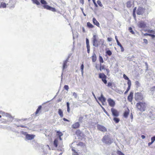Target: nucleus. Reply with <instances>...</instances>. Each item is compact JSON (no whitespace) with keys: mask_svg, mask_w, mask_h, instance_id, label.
Returning <instances> with one entry per match:
<instances>
[{"mask_svg":"<svg viewBox=\"0 0 155 155\" xmlns=\"http://www.w3.org/2000/svg\"><path fill=\"white\" fill-rule=\"evenodd\" d=\"M93 45L95 47H97L104 45V40L102 39H99L98 35H94L92 38Z\"/></svg>","mask_w":155,"mask_h":155,"instance_id":"nucleus-1","label":"nucleus"},{"mask_svg":"<svg viewBox=\"0 0 155 155\" xmlns=\"http://www.w3.org/2000/svg\"><path fill=\"white\" fill-rule=\"evenodd\" d=\"M147 104L144 102H139L136 104V107L137 109L140 111H144L145 110Z\"/></svg>","mask_w":155,"mask_h":155,"instance_id":"nucleus-2","label":"nucleus"},{"mask_svg":"<svg viewBox=\"0 0 155 155\" xmlns=\"http://www.w3.org/2000/svg\"><path fill=\"white\" fill-rule=\"evenodd\" d=\"M134 98L137 101H139L143 99V97L141 93L137 92L135 93Z\"/></svg>","mask_w":155,"mask_h":155,"instance_id":"nucleus-3","label":"nucleus"},{"mask_svg":"<svg viewBox=\"0 0 155 155\" xmlns=\"http://www.w3.org/2000/svg\"><path fill=\"white\" fill-rule=\"evenodd\" d=\"M102 141L107 144H110L112 143L108 135L104 136L102 138Z\"/></svg>","mask_w":155,"mask_h":155,"instance_id":"nucleus-4","label":"nucleus"},{"mask_svg":"<svg viewBox=\"0 0 155 155\" xmlns=\"http://www.w3.org/2000/svg\"><path fill=\"white\" fill-rule=\"evenodd\" d=\"M99 78L101 79L102 81L104 84H106L107 81V76L103 73H100L99 74Z\"/></svg>","mask_w":155,"mask_h":155,"instance_id":"nucleus-5","label":"nucleus"},{"mask_svg":"<svg viewBox=\"0 0 155 155\" xmlns=\"http://www.w3.org/2000/svg\"><path fill=\"white\" fill-rule=\"evenodd\" d=\"M145 9L142 7L139 6L137 10V14L139 15H143L145 12Z\"/></svg>","mask_w":155,"mask_h":155,"instance_id":"nucleus-6","label":"nucleus"},{"mask_svg":"<svg viewBox=\"0 0 155 155\" xmlns=\"http://www.w3.org/2000/svg\"><path fill=\"white\" fill-rule=\"evenodd\" d=\"M111 111L112 115L114 117H118L119 115V112L116 109L112 108L111 109Z\"/></svg>","mask_w":155,"mask_h":155,"instance_id":"nucleus-7","label":"nucleus"},{"mask_svg":"<svg viewBox=\"0 0 155 155\" xmlns=\"http://www.w3.org/2000/svg\"><path fill=\"white\" fill-rule=\"evenodd\" d=\"M109 105L111 107H114L115 105V101L111 98H108L107 100Z\"/></svg>","mask_w":155,"mask_h":155,"instance_id":"nucleus-8","label":"nucleus"},{"mask_svg":"<svg viewBox=\"0 0 155 155\" xmlns=\"http://www.w3.org/2000/svg\"><path fill=\"white\" fill-rule=\"evenodd\" d=\"M97 127L98 130L101 131L103 132H105L107 131V130L105 127L102 125H98L97 126Z\"/></svg>","mask_w":155,"mask_h":155,"instance_id":"nucleus-9","label":"nucleus"},{"mask_svg":"<svg viewBox=\"0 0 155 155\" xmlns=\"http://www.w3.org/2000/svg\"><path fill=\"white\" fill-rule=\"evenodd\" d=\"M43 7L44 8L47 9L49 10H51L53 12H55L56 11L55 8L51 7L49 6L48 5H44Z\"/></svg>","mask_w":155,"mask_h":155,"instance_id":"nucleus-10","label":"nucleus"},{"mask_svg":"<svg viewBox=\"0 0 155 155\" xmlns=\"http://www.w3.org/2000/svg\"><path fill=\"white\" fill-rule=\"evenodd\" d=\"M129 113L130 110L128 108H127L126 109H125L124 112L123 113V116L124 117L127 118L128 117V116L129 114Z\"/></svg>","mask_w":155,"mask_h":155,"instance_id":"nucleus-11","label":"nucleus"},{"mask_svg":"<svg viewBox=\"0 0 155 155\" xmlns=\"http://www.w3.org/2000/svg\"><path fill=\"white\" fill-rule=\"evenodd\" d=\"M134 93L132 92H130L127 97V100L130 102H132L133 98Z\"/></svg>","mask_w":155,"mask_h":155,"instance_id":"nucleus-12","label":"nucleus"},{"mask_svg":"<svg viewBox=\"0 0 155 155\" xmlns=\"http://www.w3.org/2000/svg\"><path fill=\"white\" fill-rule=\"evenodd\" d=\"M35 136L34 135L27 134L26 135L25 138L28 140H31L34 138Z\"/></svg>","mask_w":155,"mask_h":155,"instance_id":"nucleus-13","label":"nucleus"},{"mask_svg":"<svg viewBox=\"0 0 155 155\" xmlns=\"http://www.w3.org/2000/svg\"><path fill=\"white\" fill-rule=\"evenodd\" d=\"M80 126V125L79 123L78 122H77L74 124L72 125L71 127L72 128L75 129L79 127Z\"/></svg>","mask_w":155,"mask_h":155,"instance_id":"nucleus-14","label":"nucleus"},{"mask_svg":"<svg viewBox=\"0 0 155 155\" xmlns=\"http://www.w3.org/2000/svg\"><path fill=\"white\" fill-rule=\"evenodd\" d=\"M98 100L103 104L106 101V99L104 97L103 94H101L100 97L98 98Z\"/></svg>","mask_w":155,"mask_h":155,"instance_id":"nucleus-15","label":"nucleus"},{"mask_svg":"<svg viewBox=\"0 0 155 155\" xmlns=\"http://www.w3.org/2000/svg\"><path fill=\"white\" fill-rule=\"evenodd\" d=\"M146 26L145 23L142 21L139 22L138 24V26L140 28H144Z\"/></svg>","mask_w":155,"mask_h":155,"instance_id":"nucleus-16","label":"nucleus"},{"mask_svg":"<svg viewBox=\"0 0 155 155\" xmlns=\"http://www.w3.org/2000/svg\"><path fill=\"white\" fill-rule=\"evenodd\" d=\"M92 21L94 24L96 25L97 26L100 27V24L99 22L97 21L95 18H93L92 19Z\"/></svg>","mask_w":155,"mask_h":155,"instance_id":"nucleus-17","label":"nucleus"},{"mask_svg":"<svg viewBox=\"0 0 155 155\" xmlns=\"http://www.w3.org/2000/svg\"><path fill=\"white\" fill-rule=\"evenodd\" d=\"M123 78H124L125 80H127L128 81L127 82V84L128 85V83L129 84H129H131V81L128 78L125 74H124Z\"/></svg>","mask_w":155,"mask_h":155,"instance_id":"nucleus-18","label":"nucleus"},{"mask_svg":"<svg viewBox=\"0 0 155 155\" xmlns=\"http://www.w3.org/2000/svg\"><path fill=\"white\" fill-rule=\"evenodd\" d=\"M68 62V60H66L64 61L63 66V70H64L67 67V63Z\"/></svg>","mask_w":155,"mask_h":155,"instance_id":"nucleus-19","label":"nucleus"},{"mask_svg":"<svg viewBox=\"0 0 155 155\" xmlns=\"http://www.w3.org/2000/svg\"><path fill=\"white\" fill-rule=\"evenodd\" d=\"M92 60L93 62L96 61L97 60V57L96 54L95 53L93 54L92 57Z\"/></svg>","mask_w":155,"mask_h":155,"instance_id":"nucleus-20","label":"nucleus"},{"mask_svg":"<svg viewBox=\"0 0 155 155\" xmlns=\"http://www.w3.org/2000/svg\"><path fill=\"white\" fill-rule=\"evenodd\" d=\"M113 120L114 122L116 124L118 123L120 121V119L117 117H114Z\"/></svg>","mask_w":155,"mask_h":155,"instance_id":"nucleus-21","label":"nucleus"},{"mask_svg":"<svg viewBox=\"0 0 155 155\" xmlns=\"http://www.w3.org/2000/svg\"><path fill=\"white\" fill-rule=\"evenodd\" d=\"M87 26L89 28H93L94 26L90 22H87Z\"/></svg>","mask_w":155,"mask_h":155,"instance_id":"nucleus-22","label":"nucleus"},{"mask_svg":"<svg viewBox=\"0 0 155 155\" xmlns=\"http://www.w3.org/2000/svg\"><path fill=\"white\" fill-rule=\"evenodd\" d=\"M127 7L128 8H130L132 6L131 2L130 1H128L126 3Z\"/></svg>","mask_w":155,"mask_h":155,"instance_id":"nucleus-23","label":"nucleus"},{"mask_svg":"<svg viewBox=\"0 0 155 155\" xmlns=\"http://www.w3.org/2000/svg\"><path fill=\"white\" fill-rule=\"evenodd\" d=\"M58 114L61 117H63V112L61 109H58Z\"/></svg>","mask_w":155,"mask_h":155,"instance_id":"nucleus-24","label":"nucleus"},{"mask_svg":"<svg viewBox=\"0 0 155 155\" xmlns=\"http://www.w3.org/2000/svg\"><path fill=\"white\" fill-rule=\"evenodd\" d=\"M131 85V84H129H129L128 83V87L127 88L126 91L124 93V94H126L128 93V91H129Z\"/></svg>","mask_w":155,"mask_h":155,"instance_id":"nucleus-25","label":"nucleus"},{"mask_svg":"<svg viewBox=\"0 0 155 155\" xmlns=\"http://www.w3.org/2000/svg\"><path fill=\"white\" fill-rule=\"evenodd\" d=\"M53 143L55 147H57L58 146V140L57 139H55L54 140L53 142Z\"/></svg>","mask_w":155,"mask_h":155,"instance_id":"nucleus-26","label":"nucleus"},{"mask_svg":"<svg viewBox=\"0 0 155 155\" xmlns=\"http://www.w3.org/2000/svg\"><path fill=\"white\" fill-rule=\"evenodd\" d=\"M6 7V5L5 2H1V3L0 8H5Z\"/></svg>","mask_w":155,"mask_h":155,"instance_id":"nucleus-27","label":"nucleus"},{"mask_svg":"<svg viewBox=\"0 0 155 155\" xmlns=\"http://www.w3.org/2000/svg\"><path fill=\"white\" fill-rule=\"evenodd\" d=\"M41 107H42L41 105L39 106L38 107V109H37V110L35 112V114L36 115H37V114H38L39 113V111L41 109Z\"/></svg>","mask_w":155,"mask_h":155,"instance_id":"nucleus-28","label":"nucleus"},{"mask_svg":"<svg viewBox=\"0 0 155 155\" xmlns=\"http://www.w3.org/2000/svg\"><path fill=\"white\" fill-rule=\"evenodd\" d=\"M75 133L78 136H81L82 134L81 132L79 130H77Z\"/></svg>","mask_w":155,"mask_h":155,"instance_id":"nucleus-29","label":"nucleus"},{"mask_svg":"<svg viewBox=\"0 0 155 155\" xmlns=\"http://www.w3.org/2000/svg\"><path fill=\"white\" fill-rule=\"evenodd\" d=\"M105 69V66L104 64L101 65V64H100V71H101L102 70Z\"/></svg>","mask_w":155,"mask_h":155,"instance_id":"nucleus-30","label":"nucleus"},{"mask_svg":"<svg viewBox=\"0 0 155 155\" xmlns=\"http://www.w3.org/2000/svg\"><path fill=\"white\" fill-rule=\"evenodd\" d=\"M2 115L3 117H10V115L8 114L5 113H2Z\"/></svg>","mask_w":155,"mask_h":155,"instance_id":"nucleus-31","label":"nucleus"},{"mask_svg":"<svg viewBox=\"0 0 155 155\" xmlns=\"http://www.w3.org/2000/svg\"><path fill=\"white\" fill-rule=\"evenodd\" d=\"M69 105V103L68 102H67V111L68 113H69L70 112Z\"/></svg>","mask_w":155,"mask_h":155,"instance_id":"nucleus-32","label":"nucleus"},{"mask_svg":"<svg viewBox=\"0 0 155 155\" xmlns=\"http://www.w3.org/2000/svg\"><path fill=\"white\" fill-rule=\"evenodd\" d=\"M72 151L73 152L72 155H79L78 153L73 149H72Z\"/></svg>","mask_w":155,"mask_h":155,"instance_id":"nucleus-33","label":"nucleus"},{"mask_svg":"<svg viewBox=\"0 0 155 155\" xmlns=\"http://www.w3.org/2000/svg\"><path fill=\"white\" fill-rule=\"evenodd\" d=\"M99 60L101 64L104 62V60L102 56H100L99 57Z\"/></svg>","mask_w":155,"mask_h":155,"instance_id":"nucleus-34","label":"nucleus"},{"mask_svg":"<svg viewBox=\"0 0 155 155\" xmlns=\"http://www.w3.org/2000/svg\"><path fill=\"white\" fill-rule=\"evenodd\" d=\"M136 9H137V8L136 7H135L133 10V16L134 17H136V14H135V12H136Z\"/></svg>","mask_w":155,"mask_h":155,"instance_id":"nucleus-35","label":"nucleus"},{"mask_svg":"<svg viewBox=\"0 0 155 155\" xmlns=\"http://www.w3.org/2000/svg\"><path fill=\"white\" fill-rule=\"evenodd\" d=\"M32 1L34 3L36 4L37 5H39L40 3L38 0H32Z\"/></svg>","mask_w":155,"mask_h":155,"instance_id":"nucleus-36","label":"nucleus"},{"mask_svg":"<svg viewBox=\"0 0 155 155\" xmlns=\"http://www.w3.org/2000/svg\"><path fill=\"white\" fill-rule=\"evenodd\" d=\"M57 135L59 136H61L63 135V134L60 131H57Z\"/></svg>","mask_w":155,"mask_h":155,"instance_id":"nucleus-37","label":"nucleus"},{"mask_svg":"<svg viewBox=\"0 0 155 155\" xmlns=\"http://www.w3.org/2000/svg\"><path fill=\"white\" fill-rule=\"evenodd\" d=\"M106 53L109 56H111L112 54L111 51L110 50L107 51L106 52Z\"/></svg>","mask_w":155,"mask_h":155,"instance_id":"nucleus-38","label":"nucleus"},{"mask_svg":"<svg viewBox=\"0 0 155 155\" xmlns=\"http://www.w3.org/2000/svg\"><path fill=\"white\" fill-rule=\"evenodd\" d=\"M135 84L136 86V87L137 88L140 87V84L139 81H135Z\"/></svg>","mask_w":155,"mask_h":155,"instance_id":"nucleus-39","label":"nucleus"},{"mask_svg":"<svg viewBox=\"0 0 155 155\" xmlns=\"http://www.w3.org/2000/svg\"><path fill=\"white\" fill-rule=\"evenodd\" d=\"M86 46L87 49V52L88 53H89L90 51V46L89 44H86Z\"/></svg>","mask_w":155,"mask_h":155,"instance_id":"nucleus-40","label":"nucleus"},{"mask_svg":"<svg viewBox=\"0 0 155 155\" xmlns=\"http://www.w3.org/2000/svg\"><path fill=\"white\" fill-rule=\"evenodd\" d=\"M129 30L130 31V32L131 33V34H134V32L132 30V28L130 27L129 28Z\"/></svg>","mask_w":155,"mask_h":155,"instance_id":"nucleus-41","label":"nucleus"},{"mask_svg":"<svg viewBox=\"0 0 155 155\" xmlns=\"http://www.w3.org/2000/svg\"><path fill=\"white\" fill-rule=\"evenodd\" d=\"M102 109L104 111L106 114L108 116H110V115L108 113V112L106 111V110H105V109H104V107H102Z\"/></svg>","mask_w":155,"mask_h":155,"instance_id":"nucleus-42","label":"nucleus"},{"mask_svg":"<svg viewBox=\"0 0 155 155\" xmlns=\"http://www.w3.org/2000/svg\"><path fill=\"white\" fill-rule=\"evenodd\" d=\"M84 65L83 64H83L81 66V72L82 73H83L84 72Z\"/></svg>","mask_w":155,"mask_h":155,"instance_id":"nucleus-43","label":"nucleus"},{"mask_svg":"<svg viewBox=\"0 0 155 155\" xmlns=\"http://www.w3.org/2000/svg\"><path fill=\"white\" fill-rule=\"evenodd\" d=\"M117 153L118 154V155H124V154L122 152L119 150H118L117 151Z\"/></svg>","mask_w":155,"mask_h":155,"instance_id":"nucleus-44","label":"nucleus"},{"mask_svg":"<svg viewBox=\"0 0 155 155\" xmlns=\"http://www.w3.org/2000/svg\"><path fill=\"white\" fill-rule=\"evenodd\" d=\"M41 4L44 5H46L47 3L45 0H41Z\"/></svg>","mask_w":155,"mask_h":155,"instance_id":"nucleus-45","label":"nucleus"},{"mask_svg":"<svg viewBox=\"0 0 155 155\" xmlns=\"http://www.w3.org/2000/svg\"><path fill=\"white\" fill-rule=\"evenodd\" d=\"M144 36H147V35H148V36H152V37H155V36L154 35H152V34H148V33H145L144 34Z\"/></svg>","mask_w":155,"mask_h":155,"instance_id":"nucleus-46","label":"nucleus"},{"mask_svg":"<svg viewBox=\"0 0 155 155\" xmlns=\"http://www.w3.org/2000/svg\"><path fill=\"white\" fill-rule=\"evenodd\" d=\"M97 3L101 7H102L103 6L100 0H98L97 2Z\"/></svg>","mask_w":155,"mask_h":155,"instance_id":"nucleus-47","label":"nucleus"},{"mask_svg":"<svg viewBox=\"0 0 155 155\" xmlns=\"http://www.w3.org/2000/svg\"><path fill=\"white\" fill-rule=\"evenodd\" d=\"M150 90L151 91H155V86H153L150 88Z\"/></svg>","mask_w":155,"mask_h":155,"instance_id":"nucleus-48","label":"nucleus"},{"mask_svg":"<svg viewBox=\"0 0 155 155\" xmlns=\"http://www.w3.org/2000/svg\"><path fill=\"white\" fill-rule=\"evenodd\" d=\"M107 86L108 87H112V84L111 82H109L108 83Z\"/></svg>","mask_w":155,"mask_h":155,"instance_id":"nucleus-49","label":"nucleus"},{"mask_svg":"<svg viewBox=\"0 0 155 155\" xmlns=\"http://www.w3.org/2000/svg\"><path fill=\"white\" fill-rule=\"evenodd\" d=\"M73 95L74 96V97L75 98H77L78 96L77 94L75 92H74L73 94Z\"/></svg>","mask_w":155,"mask_h":155,"instance_id":"nucleus-50","label":"nucleus"},{"mask_svg":"<svg viewBox=\"0 0 155 155\" xmlns=\"http://www.w3.org/2000/svg\"><path fill=\"white\" fill-rule=\"evenodd\" d=\"M64 88L66 90H68L69 89L68 86L67 85H65L64 86Z\"/></svg>","mask_w":155,"mask_h":155,"instance_id":"nucleus-51","label":"nucleus"},{"mask_svg":"<svg viewBox=\"0 0 155 155\" xmlns=\"http://www.w3.org/2000/svg\"><path fill=\"white\" fill-rule=\"evenodd\" d=\"M151 140L153 142L155 141V136L151 138Z\"/></svg>","mask_w":155,"mask_h":155,"instance_id":"nucleus-52","label":"nucleus"},{"mask_svg":"<svg viewBox=\"0 0 155 155\" xmlns=\"http://www.w3.org/2000/svg\"><path fill=\"white\" fill-rule=\"evenodd\" d=\"M143 42H144V43H145L146 44H147V43H148V41H147V39H143Z\"/></svg>","mask_w":155,"mask_h":155,"instance_id":"nucleus-53","label":"nucleus"},{"mask_svg":"<svg viewBox=\"0 0 155 155\" xmlns=\"http://www.w3.org/2000/svg\"><path fill=\"white\" fill-rule=\"evenodd\" d=\"M147 32L150 33H153L154 31L152 30H148L147 31Z\"/></svg>","mask_w":155,"mask_h":155,"instance_id":"nucleus-54","label":"nucleus"},{"mask_svg":"<svg viewBox=\"0 0 155 155\" xmlns=\"http://www.w3.org/2000/svg\"><path fill=\"white\" fill-rule=\"evenodd\" d=\"M80 2L82 5H84V0H79Z\"/></svg>","mask_w":155,"mask_h":155,"instance_id":"nucleus-55","label":"nucleus"},{"mask_svg":"<svg viewBox=\"0 0 155 155\" xmlns=\"http://www.w3.org/2000/svg\"><path fill=\"white\" fill-rule=\"evenodd\" d=\"M107 40L109 41H111L112 40V38H107Z\"/></svg>","mask_w":155,"mask_h":155,"instance_id":"nucleus-56","label":"nucleus"},{"mask_svg":"<svg viewBox=\"0 0 155 155\" xmlns=\"http://www.w3.org/2000/svg\"><path fill=\"white\" fill-rule=\"evenodd\" d=\"M117 45L120 46V47L122 46V45L120 43V42L119 41H117Z\"/></svg>","mask_w":155,"mask_h":155,"instance_id":"nucleus-57","label":"nucleus"},{"mask_svg":"<svg viewBox=\"0 0 155 155\" xmlns=\"http://www.w3.org/2000/svg\"><path fill=\"white\" fill-rule=\"evenodd\" d=\"M86 44H89V40L87 38L86 39Z\"/></svg>","mask_w":155,"mask_h":155,"instance_id":"nucleus-58","label":"nucleus"},{"mask_svg":"<svg viewBox=\"0 0 155 155\" xmlns=\"http://www.w3.org/2000/svg\"><path fill=\"white\" fill-rule=\"evenodd\" d=\"M120 48H121V51H124V48L122 46V45L121 46H120Z\"/></svg>","mask_w":155,"mask_h":155,"instance_id":"nucleus-59","label":"nucleus"},{"mask_svg":"<svg viewBox=\"0 0 155 155\" xmlns=\"http://www.w3.org/2000/svg\"><path fill=\"white\" fill-rule=\"evenodd\" d=\"M130 117L131 119L132 120H133V114H132V113L130 114Z\"/></svg>","mask_w":155,"mask_h":155,"instance_id":"nucleus-60","label":"nucleus"},{"mask_svg":"<svg viewBox=\"0 0 155 155\" xmlns=\"http://www.w3.org/2000/svg\"><path fill=\"white\" fill-rule=\"evenodd\" d=\"M83 117H80L79 118V121H80L81 120L83 119Z\"/></svg>","mask_w":155,"mask_h":155,"instance_id":"nucleus-61","label":"nucleus"},{"mask_svg":"<svg viewBox=\"0 0 155 155\" xmlns=\"http://www.w3.org/2000/svg\"><path fill=\"white\" fill-rule=\"evenodd\" d=\"M153 142L152 141L150 142H149L148 143V146H150L151 144H152Z\"/></svg>","mask_w":155,"mask_h":155,"instance_id":"nucleus-62","label":"nucleus"},{"mask_svg":"<svg viewBox=\"0 0 155 155\" xmlns=\"http://www.w3.org/2000/svg\"><path fill=\"white\" fill-rule=\"evenodd\" d=\"M63 119L64 121L69 122V120L65 118H64Z\"/></svg>","mask_w":155,"mask_h":155,"instance_id":"nucleus-63","label":"nucleus"},{"mask_svg":"<svg viewBox=\"0 0 155 155\" xmlns=\"http://www.w3.org/2000/svg\"><path fill=\"white\" fill-rule=\"evenodd\" d=\"M82 31H83V32H84V33L85 32V31L84 28V27H83L82 28Z\"/></svg>","mask_w":155,"mask_h":155,"instance_id":"nucleus-64","label":"nucleus"}]
</instances>
